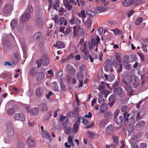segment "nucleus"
Wrapping results in <instances>:
<instances>
[{
  "instance_id": "603ef678",
  "label": "nucleus",
  "mask_w": 148,
  "mask_h": 148,
  "mask_svg": "<svg viewBox=\"0 0 148 148\" xmlns=\"http://www.w3.org/2000/svg\"><path fill=\"white\" fill-rule=\"evenodd\" d=\"M127 108V105H125L123 106L121 108V111L124 113L126 112L127 114H128L127 112L126 111Z\"/></svg>"
},
{
  "instance_id": "79ce46f5",
  "label": "nucleus",
  "mask_w": 148,
  "mask_h": 148,
  "mask_svg": "<svg viewBox=\"0 0 148 148\" xmlns=\"http://www.w3.org/2000/svg\"><path fill=\"white\" fill-rule=\"evenodd\" d=\"M60 24L62 25L64 24V25H66L67 24V20L65 21V19L63 17H62L60 20Z\"/></svg>"
},
{
  "instance_id": "9b49d317",
  "label": "nucleus",
  "mask_w": 148,
  "mask_h": 148,
  "mask_svg": "<svg viewBox=\"0 0 148 148\" xmlns=\"http://www.w3.org/2000/svg\"><path fill=\"white\" fill-rule=\"evenodd\" d=\"M66 71L71 75H74L76 71L75 69L69 64H67L66 65Z\"/></svg>"
},
{
  "instance_id": "aec40b11",
  "label": "nucleus",
  "mask_w": 148,
  "mask_h": 148,
  "mask_svg": "<svg viewBox=\"0 0 148 148\" xmlns=\"http://www.w3.org/2000/svg\"><path fill=\"white\" fill-rule=\"evenodd\" d=\"M61 121H62V127L64 128H66L69 124L67 118L65 116H64L61 118Z\"/></svg>"
},
{
  "instance_id": "a878e982",
  "label": "nucleus",
  "mask_w": 148,
  "mask_h": 148,
  "mask_svg": "<svg viewBox=\"0 0 148 148\" xmlns=\"http://www.w3.org/2000/svg\"><path fill=\"white\" fill-rule=\"evenodd\" d=\"M123 63L124 67L126 69L130 70L132 68L131 65L129 64L126 60H123Z\"/></svg>"
},
{
  "instance_id": "bf43d9fd",
  "label": "nucleus",
  "mask_w": 148,
  "mask_h": 148,
  "mask_svg": "<svg viewBox=\"0 0 148 148\" xmlns=\"http://www.w3.org/2000/svg\"><path fill=\"white\" fill-rule=\"evenodd\" d=\"M82 123L85 125H88L90 124V122L86 119L83 118L82 119Z\"/></svg>"
},
{
  "instance_id": "dca6fc26",
  "label": "nucleus",
  "mask_w": 148,
  "mask_h": 148,
  "mask_svg": "<svg viewBox=\"0 0 148 148\" xmlns=\"http://www.w3.org/2000/svg\"><path fill=\"white\" fill-rule=\"evenodd\" d=\"M38 107L40 111L42 112H46L48 110V108L45 103H42L38 105Z\"/></svg>"
},
{
  "instance_id": "423d86ee",
  "label": "nucleus",
  "mask_w": 148,
  "mask_h": 148,
  "mask_svg": "<svg viewBox=\"0 0 148 148\" xmlns=\"http://www.w3.org/2000/svg\"><path fill=\"white\" fill-rule=\"evenodd\" d=\"M114 131V127L112 124H110L106 127L105 131L107 135H110L113 133Z\"/></svg>"
},
{
  "instance_id": "c756f323",
  "label": "nucleus",
  "mask_w": 148,
  "mask_h": 148,
  "mask_svg": "<svg viewBox=\"0 0 148 148\" xmlns=\"http://www.w3.org/2000/svg\"><path fill=\"white\" fill-rule=\"evenodd\" d=\"M43 137H47L48 138L50 142H51V137L49 135L48 132L47 130H45L43 131L42 135Z\"/></svg>"
},
{
  "instance_id": "c9c22d12",
  "label": "nucleus",
  "mask_w": 148,
  "mask_h": 148,
  "mask_svg": "<svg viewBox=\"0 0 148 148\" xmlns=\"http://www.w3.org/2000/svg\"><path fill=\"white\" fill-rule=\"evenodd\" d=\"M110 30L113 31L115 35H120L122 33L121 30L116 28H114V29H111Z\"/></svg>"
},
{
  "instance_id": "8fccbe9b",
  "label": "nucleus",
  "mask_w": 148,
  "mask_h": 148,
  "mask_svg": "<svg viewBox=\"0 0 148 148\" xmlns=\"http://www.w3.org/2000/svg\"><path fill=\"white\" fill-rule=\"evenodd\" d=\"M84 34V29L82 28H79L78 30V36H83Z\"/></svg>"
},
{
  "instance_id": "2eb2a0df",
  "label": "nucleus",
  "mask_w": 148,
  "mask_h": 148,
  "mask_svg": "<svg viewBox=\"0 0 148 148\" xmlns=\"http://www.w3.org/2000/svg\"><path fill=\"white\" fill-rule=\"evenodd\" d=\"M12 9V6L10 4L5 5L3 9V12L5 14L9 13L11 11Z\"/></svg>"
},
{
  "instance_id": "4be33fe9",
  "label": "nucleus",
  "mask_w": 148,
  "mask_h": 148,
  "mask_svg": "<svg viewBox=\"0 0 148 148\" xmlns=\"http://www.w3.org/2000/svg\"><path fill=\"white\" fill-rule=\"evenodd\" d=\"M105 79L106 81H108L109 82L112 81L114 78V75L112 74H111L109 76L107 74H105L104 75Z\"/></svg>"
},
{
  "instance_id": "0e129e2a",
  "label": "nucleus",
  "mask_w": 148,
  "mask_h": 148,
  "mask_svg": "<svg viewBox=\"0 0 148 148\" xmlns=\"http://www.w3.org/2000/svg\"><path fill=\"white\" fill-rule=\"evenodd\" d=\"M34 37H42V34L41 32H38L34 34Z\"/></svg>"
},
{
  "instance_id": "2f4dec72",
  "label": "nucleus",
  "mask_w": 148,
  "mask_h": 148,
  "mask_svg": "<svg viewBox=\"0 0 148 148\" xmlns=\"http://www.w3.org/2000/svg\"><path fill=\"white\" fill-rule=\"evenodd\" d=\"M78 14V16L82 18L83 20L86 18L85 12L84 10H81L80 12H79Z\"/></svg>"
},
{
  "instance_id": "052dcab7",
  "label": "nucleus",
  "mask_w": 148,
  "mask_h": 148,
  "mask_svg": "<svg viewBox=\"0 0 148 148\" xmlns=\"http://www.w3.org/2000/svg\"><path fill=\"white\" fill-rule=\"evenodd\" d=\"M52 114L51 112H47L45 118V120H48L49 119L50 117L51 116Z\"/></svg>"
},
{
  "instance_id": "6e6552de",
  "label": "nucleus",
  "mask_w": 148,
  "mask_h": 148,
  "mask_svg": "<svg viewBox=\"0 0 148 148\" xmlns=\"http://www.w3.org/2000/svg\"><path fill=\"white\" fill-rule=\"evenodd\" d=\"M145 124V122L143 121H140L136 123L135 128L136 130H140L142 129L144 127Z\"/></svg>"
},
{
  "instance_id": "e2e57ef3",
  "label": "nucleus",
  "mask_w": 148,
  "mask_h": 148,
  "mask_svg": "<svg viewBox=\"0 0 148 148\" xmlns=\"http://www.w3.org/2000/svg\"><path fill=\"white\" fill-rule=\"evenodd\" d=\"M30 74L32 76H33L36 74V71L34 68H32L31 69Z\"/></svg>"
},
{
  "instance_id": "72a5a7b5",
  "label": "nucleus",
  "mask_w": 148,
  "mask_h": 148,
  "mask_svg": "<svg viewBox=\"0 0 148 148\" xmlns=\"http://www.w3.org/2000/svg\"><path fill=\"white\" fill-rule=\"evenodd\" d=\"M112 138L113 140V142L114 144L116 145H117L119 141L118 136H116L113 135Z\"/></svg>"
},
{
  "instance_id": "3c124183",
  "label": "nucleus",
  "mask_w": 148,
  "mask_h": 148,
  "mask_svg": "<svg viewBox=\"0 0 148 148\" xmlns=\"http://www.w3.org/2000/svg\"><path fill=\"white\" fill-rule=\"evenodd\" d=\"M61 125L59 124L57 125L55 122L54 123L53 125V128L55 130H59L60 128Z\"/></svg>"
},
{
  "instance_id": "13d9d810",
  "label": "nucleus",
  "mask_w": 148,
  "mask_h": 148,
  "mask_svg": "<svg viewBox=\"0 0 148 148\" xmlns=\"http://www.w3.org/2000/svg\"><path fill=\"white\" fill-rule=\"evenodd\" d=\"M21 47L23 53L25 54L27 51V47L26 45L25 44H23L21 45Z\"/></svg>"
},
{
  "instance_id": "09e8293b",
  "label": "nucleus",
  "mask_w": 148,
  "mask_h": 148,
  "mask_svg": "<svg viewBox=\"0 0 148 148\" xmlns=\"http://www.w3.org/2000/svg\"><path fill=\"white\" fill-rule=\"evenodd\" d=\"M57 43L58 48H63L65 47L64 44L60 41H58Z\"/></svg>"
},
{
  "instance_id": "b1692460",
  "label": "nucleus",
  "mask_w": 148,
  "mask_h": 148,
  "mask_svg": "<svg viewBox=\"0 0 148 148\" xmlns=\"http://www.w3.org/2000/svg\"><path fill=\"white\" fill-rule=\"evenodd\" d=\"M36 77L37 80L38 81L44 79L45 77V75L44 73L42 72H39L37 73Z\"/></svg>"
},
{
  "instance_id": "c03bdc74",
  "label": "nucleus",
  "mask_w": 148,
  "mask_h": 148,
  "mask_svg": "<svg viewBox=\"0 0 148 148\" xmlns=\"http://www.w3.org/2000/svg\"><path fill=\"white\" fill-rule=\"evenodd\" d=\"M143 18L141 17L138 18L136 20L135 24L136 25H139L143 21Z\"/></svg>"
},
{
  "instance_id": "ea45409f",
  "label": "nucleus",
  "mask_w": 148,
  "mask_h": 148,
  "mask_svg": "<svg viewBox=\"0 0 148 148\" xmlns=\"http://www.w3.org/2000/svg\"><path fill=\"white\" fill-rule=\"evenodd\" d=\"M79 125L75 123L73 125V131L74 133H75L78 131L79 127Z\"/></svg>"
},
{
  "instance_id": "774afa93",
  "label": "nucleus",
  "mask_w": 148,
  "mask_h": 148,
  "mask_svg": "<svg viewBox=\"0 0 148 148\" xmlns=\"http://www.w3.org/2000/svg\"><path fill=\"white\" fill-rule=\"evenodd\" d=\"M64 35L65 36H67L70 34V30L69 27H67L66 28L65 32L64 33Z\"/></svg>"
},
{
  "instance_id": "f704fd0d",
  "label": "nucleus",
  "mask_w": 148,
  "mask_h": 148,
  "mask_svg": "<svg viewBox=\"0 0 148 148\" xmlns=\"http://www.w3.org/2000/svg\"><path fill=\"white\" fill-rule=\"evenodd\" d=\"M39 111V108L38 107H35L32 109L31 113L34 115H37L38 114Z\"/></svg>"
},
{
  "instance_id": "bb28decb",
  "label": "nucleus",
  "mask_w": 148,
  "mask_h": 148,
  "mask_svg": "<svg viewBox=\"0 0 148 148\" xmlns=\"http://www.w3.org/2000/svg\"><path fill=\"white\" fill-rule=\"evenodd\" d=\"M106 10L105 7L104 6H100L96 7L95 8V11L97 13L103 12Z\"/></svg>"
},
{
  "instance_id": "6ab92c4d",
  "label": "nucleus",
  "mask_w": 148,
  "mask_h": 148,
  "mask_svg": "<svg viewBox=\"0 0 148 148\" xmlns=\"http://www.w3.org/2000/svg\"><path fill=\"white\" fill-rule=\"evenodd\" d=\"M124 88L127 92L128 95H131L133 94V91L132 87L130 86L126 85L124 86Z\"/></svg>"
},
{
  "instance_id": "69168bd1",
  "label": "nucleus",
  "mask_w": 148,
  "mask_h": 148,
  "mask_svg": "<svg viewBox=\"0 0 148 148\" xmlns=\"http://www.w3.org/2000/svg\"><path fill=\"white\" fill-rule=\"evenodd\" d=\"M144 2V0H136L135 1V3L137 5L142 4Z\"/></svg>"
},
{
  "instance_id": "7ed1b4c3",
  "label": "nucleus",
  "mask_w": 148,
  "mask_h": 148,
  "mask_svg": "<svg viewBox=\"0 0 148 148\" xmlns=\"http://www.w3.org/2000/svg\"><path fill=\"white\" fill-rule=\"evenodd\" d=\"M113 92L115 95H118L119 97H122L125 95L124 93L123 92V89L119 86L114 88Z\"/></svg>"
},
{
  "instance_id": "f03ea898",
  "label": "nucleus",
  "mask_w": 148,
  "mask_h": 148,
  "mask_svg": "<svg viewBox=\"0 0 148 148\" xmlns=\"http://www.w3.org/2000/svg\"><path fill=\"white\" fill-rule=\"evenodd\" d=\"M124 118V121L127 123L128 125H130L133 124L135 121L134 116H132L130 118L129 117L130 115V113L127 114L126 113L123 114Z\"/></svg>"
},
{
  "instance_id": "a19ab883",
  "label": "nucleus",
  "mask_w": 148,
  "mask_h": 148,
  "mask_svg": "<svg viewBox=\"0 0 148 148\" xmlns=\"http://www.w3.org/2000/svg\"><path fill=\"white\" fill-rule=\"evenodd\" d=\"M51 87L52 89L56 91L59 90L58 87L56 82H54L52 83Z\"/></svg>"
},
{
  "instance_id": "7c9ffc66",
  "label": "nucleus",
  "mask_w": 148,
  "mask_h": 148,
  "mask_svg": "<svg viewBox=\"0 0 148 148\" xmlns=\"http://www.w3.org/2000/svg\"><path fill=\"white\" fill-rule=\"evenodd\" d=\"M109 121V119H106L101 121L99 124V127H102L105 126Z\"/></svg>"
},
{
  "instance_id": "de8ad7c7",
  "label": "nucleus",
  "mask_w": 148,
  "mask_h": 148,
  "mask_svg": "<svg viewBox=\"0 0 148 148\" xmlns=\"http://www.w3.org/2000/svg\"><path fill=\"white\" fill-rule=\"evenodd\" d=\"M77 77L79 80H83L84 77V75L82 72L78 73L77 74Z\"/></svg>"
},
{
  "instance_id": "5fc2aeb1",
  "label": "nucleus",
  "mask_w": 148,
  "mask_h": 148,
  "mask_svg": "<svg viewBox=\"0 0 148 148\" xmlns=\"http://www.w3.org/2000/svg\"><path fill=\"white\" fill-rule=\"evenodd\" d=\"M36 63L37 65V68H39L41 66L42 64V59H40L38 60L36 62Z\"/></svg>"
},
{
  "instance_id": "e433bc0d",
  "label": "nucleus",
  "mask_w": 148,
  "mask_h": 148,
  "mask_svg": "<svg viewBox=\"0 0 148 148\" xmlns=\"http://www.w3.org/2000/svg\"><path fill=\"white\" fill-rule=\"evenodd\" d=\"M73 135H70L68 137V143L69 144H70L71 146L74 147V144L73 142Z\"/></svg>"
},
{
  "instance_id": "f8f14e48",
  "label": "nucleus",
  "mask_w": 148,
  "mask_h": 148,
  "mask_svg": "<svg viewBox=\"0 0 148 148\" xmlns=\"http://www.w3.org/2000/svg\"><path fill=\"white\" fill-rule=\"evenodd\" d=\"M27 143L28 146L31 147H34L35 146L34 138L32 136L29 137L27 139Z\"/></svg>"
},
{
  "instance_id": "412c9836",
  "label": "nucleus",
  "mask_w": 148,
  "mask_h": 148,
  "mask_svg": "<svg viewBox=\"0 0 148 148\" xmlns=\"http://www.w3.org/2000/svg\"><path fill=\"white\" fill-rule=\"evenodd\" d=\"M31 18V15L29 14L26 13L23 14L21 17V20L23 21H27Z\"/></svg>"
},
{
  "instance_id": "39448f33",
  "label": "nucleus",
  "mask_w": 148,
  "mask_h": 148,
  "mask_svg": "<svg viewBox=\"0 0 148 148\" xmlns=\"http://www.w3.org/2000/svg\"><path fill=\"white\" fill-rule=\"evenodd\" d=\"M104 67L105 70L106 71L109 70L110 69H112V64L111 60L110 59H107L104 62Z\"/></svg>"
},
{
  "instance_id": "393cba45",
  "label": "nucleus",
  "mask_w": 148,
  "mask_h": 148,
  "mask_svg": "<svg viewBox=\"0 0 148 148\" xmlns=\"http://www.w3.org/2000/svg\"><path fill=\"white\" fill-rule=\"evenodd\" d=\"M134 0H125L122 3V5L124 6H129L133 2Z\"/></svg>"
},
{
  "instance_id": "c85d7f7f",
  "label": "nucleus",
  "mask_w": 148,
  "mask_h": 148,
  "mask_svg": "<svg viewBox=\"0 0 148 148\" xmlns=\"http://www.w3.org/2000/svg\"><path fill=\"white\" fill-rule=\"evenodd\" d=\"M33 8L31 5H29L27 7L25 12L26 13L30 14L33 11Z\"/></svg>"
},
{
  "instance_id": "1a4fd4ad",
  "label": "nucleus",
  "mask_w": 148,
  "mask_h": 148,
  "mask_svg": "<svg viewBox=\"0 0 148 148\" xmlns=\"http://www.w3.org/2000/svg\"><path fill=\"white\" fill-rule=\"evenodd\" d=\"M6 133L7 134L10 136L12 135L14 133V129L11 122L7 125Z\"/></svg>"
},
{
  "instance_id": "a18cd8bd",
  "label": "nucleus",
  "mask_w": 148,
  "mask_h": 148,
  "mask_svg": "<svg viewBox=\"0 0 148 148\" xmlns=\"http://www.w3.org/2000/svg\"><path fill=\"white\" fill-rule=\"evenodd\" d=\"M72 129L71 127H67L64 129V132L67 134H70L72 133Z\"/></svg>"
},
{
  "instance_id": "680f3d73",
  "label": "nucleus",
  "mask_w": 148,
  "mask_h": 148,
  "mask_svg": "<svg viewBox=\"0 0 148 148\" xmlns=\"http://www.w3.org/2000/svg\"><path fill=\"white\" fill-rule=\"evenodd\" d=\"M75 114L74 112L71 110H70L68 113V115L69 116L70 118H73L75 116Z\"/></svg>"
},
{
  "instance_id": "49530a36",
  "label": "nucleus",
  "mask_w": 148,
  "mask_h": 148,
  "mask_svg": "<svg viewBox=\"0 0 148 148\" xmlns=\"http://www.w3.org/2000/svg\"><path fill=\"white\" fill-rule=\"evenodd\" d=\"M55 4H53V8L57 10V7L58 8L60 6L59 0H56L55 1Z\"/></svg>"
},
{
  "instance_id": "37998d69",
  "label": "nucleus",
  "mask_w": 148,
  "mask_h": 148,
  "mask_svg": "<svg viewBox=\"0 0 148 148\" xmlns=\"http://www.w3.org/2000/svg\"><path fill=\"white\" fill-rule=\"evenodd\" d=\"M86 14L87 15H88L91 17H93L95 16V12L90 10L87 11L86 12Z\"/></svg>"
},
{
  "instance_id": "473e14b6",
  "label": "nucleus",
  "mask_w": 148,
  "mask_h": 148,
  "mask_svg": "<svg viewBox=\"0 0 148 148\" xmlns=\"http://www.w3.org/2000/svg\"><path fill=\"white\" fill-rule=\"evenodd\" d=\"M108 107L107 105L104 104L101 106L100 108V112L101 113H103L107 111L108 110Z\"/></svg>"
},
{
  "instance_id": "58836bf2",
  "label": "nucleus",
  "mask_w": 148,
  "mask_h": 148,
  "mask_svg": "<svg viewBox=\"0 0 148 148\" xmlns=\"http://www.w3.org/2000/svg\"><path fill=\"white\" fill-rule=\"evenodd\" d=\"M7 112L8 115L12 116L15 113V111L13 108H10L7 110Z\"/></svg>"
},
{
  "instance_id": "9d476101",
  "label": "nucleus",
  "mask_w": 148,
  "mask_h": 148,
  "mask_svg": "<svg viewBox=\"0 0 148 148\" xmlns=\"http://www.w3.org/2000/svg\"><path fill=\"white\" fill-rule=\"evenodd\" d=\"M132 80V77L129 75H127L124 77L122 79V81L123 83L128 84L130 83Z\"/></svg>"
},
{
  "instance_id": "4c0bfd02",
  "label": "nucleus",
  "mask_w": 148,
  "mask_h": 148,
  "mask_svg": "<svg viewBox=\"0 0 148 148\" xmlns=\"http://www.w3.org/2000/svg\"><path fill=\"white\" fill-rule=\"evenodd\" d=\"M82 52H84V58L86 60H88L89 58V52L86 49H83Z\"/></svg>"
},
{
  "instance_id": "f257e3e1",
  "label": "nucleus",
  "mask_w": 148,
  "mask_h": 148,
  "mask_svg": "<svg viewBox=\"0 0 148 148\" xmlns=\"http://www.w3.org/2000/svg\"><path fill=\"white\" fill-rule=\"evenodd\" d=\"M115 58L116 59L113 60L112 63L114 67L117 69L118 73H119L122 70L123 66L121 60L120 56L118 53L116 54Z\"/></svg>"
},
{
  "instance_id": "a211bd4d",
  "label": "nucleus",
  "mask_w": 148,
  "mask_h": 148,
  "mask_svg": "<svg viewBox=\"0 0 148 148\" xmlns=\"http://www.w3.org/2000/svg\"><path fill=\"white\" fill-rule=\"evenodd\" d=\"M41 58L43 65L46 66L49 63V59L47 56L43 55L42 56Z\"/></svg>"
},
{
  "instance_id": "0eeeda50",
  "label": "nucleus",
  "mask_w": 148,
  "mask_h": 148,
  "mask_svg": "<svg viewBox=\"0 0 148 148\" xmlns=\"http://www.w3.org/2000/svg\"><path fill=\"white\" fill-rule=\"evenodd\" d=\"M14 118L16 120H19L22 121H25V117L23 113L20 112L15 114Z\"/></svg>"
},
{
  "instance_id": "4d7b16f0",
  "label": "nucleus",
  "mask_w": 148,
  "mask_h": 148,
  "mask_svg": "<svg viewBox=\"0 0 148 148\" xmlns=\"http://www.w3.org/2000/svg\"><path fill=\"white\" fill-rule=\"evenodd\" d=\"M136 113V120H139L142 119L143 117L141 116L140 113H139V112L137 111Z\"/></svg>"
},
{
  "instance_id": "6e6d98bb",
  "label": "nucleus",
  "mask_w": 148,
  "mask_h": 148,
  "mask_svg": "<svg viewBox=\"0 0 148 148\" xmlns=\"http://www.w3.org/2000/svg\"><path fill=\"white\" fill-rule=\"evenodd\" d=\"M73 34L75 36H78V31H77V28L75 26L73 27Z\"/></svg>"
},
{
  "instance_id": "20e7f679",
  "label": "nucleus",
  "mask_w": 148,
  "mask_h": 148,
  "mask_svg": "<svg viewBox=\"0 0 148 148\" xmlns=\"http://www.w3.org/2000/svg\"><path fill=\"white\" fill-rule=\"evenodd\" d=\"M3 51L5 50L11 45V42L8 38H3L2 39Z\"/></svg>"
},
{
  "instance_id": "ddd939ff",
  "label": "nucleus",
  "mask_w": 148,
  "mask_h": 148,
  "mask_svg": "<svg viewBox=\"0 0 148 148\" xmlns=\"http://www.w3.org/2000/svg\"><path fill=\"white\" fill-rule=\"evenodd\" d=\"M19 56L18 53H16L14 54L11 59L10 62L14 64H16L19 61Z\"/></svg>"
},
{
  "instance_id": "4468645a",
  "label": "nucleus",
  "mask_w": 148,
  "mask_h": 148,
  "mask_svg": "<svg viewBox=\"0 0 148 148\" xmlns=\"http://www.w3.org/2000/svg\"><path fill=\"white\" fill-rule=\"evenodd\" d=\"M35 93L37 97H40L43 95L44 90L40 86H39L36 89Z\"/></svg>"
},
{
  "instance_id": "864d4df0",
  "label": "nucleus",
  "mask_w": 148,
  "mask_h": 148,
  "mask_svg": "<svg viewBox=\"0 0 148 148\" xmlns=\"http://www.w3.org/2000/svg\"><path fill=\"white\" fill-rule=\"evenodd\" d=\"M140 84V82L138 79H136L135 82L133 83L132 87L134 88H136Z\"/></svg>"
},
{
  "instance_id": "5701e85b",
  "label": "nucleus",
  "mask_w": 148,
  "mask_h": 148,
  "mask_svg": "<svg viewBox=\"0 0 148 148\" xmlns=\"http://www.w3.org/2000/svg\"><path fill=\"white\" fill-rule=\"evenodd\" d=\"M115 96L114 95H111L109 97V104L110 106L113 105L115 102Z\"/></svg>"
},
{
  "instance_id": "338daca9",
  "label": "nucleus",
  "mask_w": 148,
  "mask_h": 148,
  "mask_svg": "<svg viewBox=\"0 0 148 148\" xmlns=\"http://www.w3.org/2000/svg\"><path fill=\"white\" fill-rule=\"evenodd\" d=\"M89 137L90 138H92L95 135V133L93 132L88 131V132Z\"/></svg>"
},
{
  "instance_id": "cd10ccee",
  "label": "nucleus",
  "mask_w": 148,
  "mask_h": 148,
  "mask_svg": "<svg viewBox=\"0 0 148 148\" xmlns=\"http://www.w3.org/2000/svg\"><path fill=\"white\" fill-rule=\"evenodd\" d=\"M18 21L16 19H13L11 22L10 25L12 29H15L17 25Z\"/></svg>"
},
{
  "instance_id": "f3484780",
  "label": "nucleus",
  "mask_w": 148,
  "mask_h": 148,
  "mask_svg": "<svg viewBox=\"0 0 148 148\" xmlns=\"http://www.w3.org/2000/svg\"><path fill=\"white\" fill-rule=\"evenodd\" d=\"M124 117L122 116H120L119 117L114 118L115 122L116 124L120 126H121L123 121Z\"/></svg>"
}]
</instances>
